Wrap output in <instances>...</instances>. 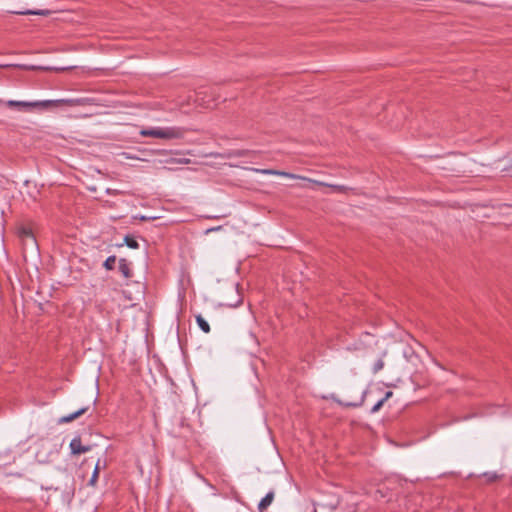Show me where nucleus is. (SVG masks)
I'll return each mask as SVG.
<instances>
[{
	"instance_id": "nucleus-1",
	"label": "nucleus",
	"mask_w": 512,
	"mask_h": 512,
	"mask_svg": "<svg viewBox=\"0 0 512 512\" xmlns=\"http://www.w3.org/2000/svg\"><path fill=\"white\" fill-rule=\"evenodd\" d=\"M185 130L179 127L143 129L140 134L144 137L160 139H180L184 136Z\"/></svg>"
},
{
	"instance_id": "nucleus-2",
	"label": "nucleus",
	"mask_w": 512,
	"mask_h": 512,
	"mask_svg": "<svg viewBox=\"0 0 512 512\" xmlns=\"http://www.w3.org/2000/svg\"><path fill=\"white\" fill-rule=\"evenodd\" d=\"M53 101H35V102H29V101H15V100H9V101H2L0 100V105L3 104L9 108H16L20 111H30L31 109L39 106H49L52 105Z\"/></svg>"
},
{
	"instance_id": "nucleus-3",
	"label": "nucleus",
	"mask_w": 512,
	"mask_h": 512,
	"mask_svg": "<svg viewBox=\"0 0 512 512\" xmlns=\"http://www.w3.org/2000/svg\"><path fill=\"white\" fill-rule=\"evenodd\" d=\"M71 453L74 455H79L82 453H86L90 451V446H84L82 445L81 438L75 437L72 439L70 443Z\"/></svg>"
},
{
	"instance_id": "nucleus-4",
	"label": "nucleus",
	"mask_w": 512,
	"mask_h": 512,
	"mask_svg": "<svg viewBox=\"0 0 512 512\" xmlns=\"http://www.w3.org/2000/svg\"><path fill=\"white\" fill-rule=\"evenodd\" d=\"M274 496H275L274 492L270 491L266 494V496L264 498H262V500L258 504L259 512L266 511V509L272 504V502L274 500Z\"/></svg>"
},
{
	"instance_id": "nucleus-5",
	"label": "nucleus",
	"mask_w": 512,
	"mask_h": 512,
	"mask_svg": "<svg viewBox=\"0 0 512 512\" xmlns=\"http://www.w3.org/2000/svg\"><path fill=\"white\" fill-rule=\"evenodd\" d=\"M256 171L259 173L265 174V175H280V176H284V177H288V178H292V179L300 178V176H297V175H294V174H291L288 172L273 170V169H257Z\"/></svg>"
},
{
	"instance_id": "nucleus-6",
	"label": "nucleus",
	"mask_w": 512,
	"mask_h": 512,
	"mask_svg": "<svg viewBox=\"0 0 512 512\" xmlns=\"http://www.w3.org/2000/svg\"><path fill=\"white\" fill-rule=\"evenodd\" d=\"M19 236L21 239L27 243L30 241L32 244H35V238L33 236L32 230L28 227H21L19 229Z\"/></svg>"
},
{
	"instance_id": "nucleus-7",
	"label": "nucleus",
	"mask_w": 512,
	"mask_h": 512,
	"mask_svg": "<svg viewBox=\"0 0 512 512\" xmlns=\"http://www.w3.org/2000/svg\"><path fill=\"white\" fill-rule=\"evenodd\" d=\"M11 13L17 15H40V16H48L51 14L50 10L47 9H39V10H24V11H11Z\"/></svg>"
},
{
	"instance_id": "nucleus-8",
	"label": "nucleus",
	"mask_w": 512,
	"mask_h": 512,
	"mask_svg": "<svg viewBox=\"0 0 512 512\" xmlns=\"http://www.w3.org/2000/svg\"><path fill=\"white\" fill-rule=\"evenodd\" d=\"M119 271L125 278L131 277V269L126 259L119 260Z\"/></svg>"
},
{
	"instance_id": "nucleus-9",
	"label": "nucleus",
	"mask_w": 512,
	"mask_h": 512,
	"mask_svg": "<svg viewBox=\"0 0 512 512\" xmlns=\"http://www.w3.org/2000/svg\"><path fill=\"white\" fill-rule=\"evenodd\" d=\"M88 410V408H81L79 409L78 411L74 412V413H71L67 416H64L61 418V422L62 423H68V422H71L73 420H75L76 418H78L79 416L83 415L86 411Z\"/></svg>"
},
{
	"instance_id": "nucleus-10",
	"label": "nucleus",
	"mask_w": 512,
	"mask_h": 512,
	"mask_svg": "<svg viewBox=\"0 0 512 512\" xmlns=\"http://www.w3.org/2000/svg\"><path fill=\"white\" fill-rule=\"evenodd\" d=\"M59 103L66 104L68 106H82L87 103V99L78 98V99H65L58 101Z\"/></svg>"
},
{
	"instance_id": "nucleus-11",
	"label": "nucleus",
	"mask_w": 512,
	"mask_h": 512,
	"mask_svg": "<svg viewBox=\"0 0 512 512\" xmlns=\"http://www.w3.org/2000/svg\"><path fill=\"white\" fill-rule=\"evenodd\" d=\"M386 356V351H383L379 357V359L375 362L372 368V372L374 374L378 373L384 368V357Z\"/></svg>"
},
{
	"instance_id": "nucleus-12",
	"label": "nucleus",
	"mask_w": 512,
	"mask_h": 512,
	"mask_svg": "<svg viewBox=\"0 0 512 512\" xmlns=\"http://www.w3.org/2000/svg\"><path fill=\"white\" fill-rule=\"evenodd\" d=\"M196 322L204 333L210 332V326L208 322L201 315L196 316Z\"/></svg>"
},
{
	"instance_id": "nucleus-13",
	"label": "nucleus",
	"mask_w": 512,
	"mask_h": 512,
	"mask_svg": "<svg viewBox=\"0 0 512 512\" xmlns=\"http://www.w3.org/2000/svg\"><path fill=\"white\" fill-rule=\"evenodd\" d=\"M124 241L126 245L132 249H137L139 247L137 240L132 236H126Z\"/></svg>"
},
{
	"instance_id": "nucleus-14",
	"label": "nucleus",
	"mask_w": 512,
	"mask_h": 512,
	"mask_svg": "<svg viewBox=\"0 0 512 512\" xmlns=\"http://www.w3.org/2000/svg\"><path fill=\"white\" fill-rule=\"evenodd\" d=\"M99 470H100V467H99V461L97 462L96 466H95V469L93 471V474H92V477L90 478L89 480V484L94 486L97 479H98V476H99Z\"/></svg>"
},
{
	"instance_id": "nucleus-15",
	"label": "nucleus",
	"mask_w": 512,
	"mask_h": 512,
	"mask_svg": "<svg viewBox=\"0 0 512 512\" xmlns=\"http://www.w3.org/2000/svg\"><path fill=\"white\" fill-rule=\"evenodd\" d=\"M115 262H116V257L115 256H110L108 257L105 262H104V267L107 269V270H112L114 268V265H115Z\"/></svg>"
},
{
	"instance_id": "nucleus-16",
	"label": "nucleus",
	"mask_w": 512,
	"mask_h": 512,
	"mask_svg": "<svg viewBox=\"0 0 512 512\" xmlns=\"http://www.w3.org/2000/svg\"><path fill=\"white\" fill-rule=\"evenodd\" d=\"M167 163H171V164H189L190 163V159H188V158H171L170 160L167 161Z\"/></svg>"
},
{
	"instance_id": "nucleus-17",
	"label": "nucleus",
	"mask_w": 512,
	"mask_h": 512,
	"mask_svg": "<svg viewBox=\"0 0 512 512\" xmlns=\"http://www.w3.org/2000/svg\"><path fill=\"white\" fill-rule=\"evenodd\" d=\"M384 403H385V402H384V400H382V399H381V400H379V401H378V402H377V403L372 407L371 412H372V413H376V412H378V411L381 409V407L383 406V404H384Z\"/></svg>"
},
{
	"instance_id": "nucleus-18",
	"label": "nucleus",
	"mask_w": 512,
	"mask_h": 512,
	"mask_svg": "<svg viewBox=\"0 0 512 512\" xmlns=\"http://www.w3.org/2000/svg\"><path fill=\"white\" fill-rule=\"evenodd\" d=\"M249 153H250V151H248V150H237V151L233 152V154H234L235 156H239V157H241V156H246V155H248Z\"/></svg>"
},
{
	"instance_id": "nucleus-19",
	"label": "nucleus",
	"mask_w": 512,
	"mask_h": 512,
	"mask_svg": "<svg viewBox=\"0 0 512 512\" xmlns=\"http://www.w3.org/2000/svg\"><path fill=\"white\" fill-rule=\"evenodd\" d=\"M392 395H393L392 391H387L385 393V396L382 398V400H384V402H386Z\"/></svg>"
},
{
	"instance_id": "nucleus-20",
	"label": "nucleus",
	"mask_w": 512,
	"mask_h": 512,
	"mask_svg": "<svg viewBox=\"0 0 512 512\" xmlns=\"http://www.w3.org/2000/svg\"><path fill=\"white\" fill-rule=\"evenodd\" d=\"M487 476H488V481L489 482L495 481L497 479V475L496 474L487 475Z\"/></svg>"
},
{
	"instance_id": "nucleus-21",
	"label": "nucleus",
	"mask_w": 512,
	"mask_h": 512,
	"mask_svg": "<svg viewBox=\"0 0 512 512\" xmlns=\"http://www.w3.org/2000/svg\"><path fill=\"white\" fill-rule=\"evenodd\" d=\"M239 302H240V300H238L235 304L228 303L227 305L230 306V307H233V306H236Z\"/></svg>"
},
{
	"instance_id": "nucleus-22",
	"label": "nucleus",
	"mask_w": 512,
	"mask_h": 512,
	"mask_svg": "<svg viewBox=\"0 0 512 512\" xmlns=\"http://www.w3.org/2000/svg\"><path fill=\"white\" fill-rule=\"evenodd\" d=\"M346 405H347V406H353V407H356V406H358L359 404H355V403H347Z\"/></svg>"
}]
</instances>
